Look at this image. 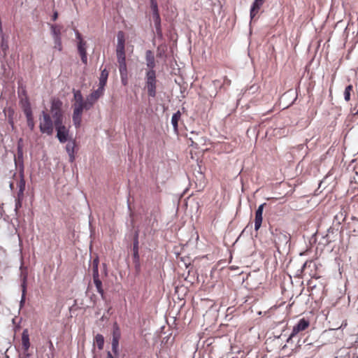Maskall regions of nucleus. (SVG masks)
Returning a JSON list of instances; mask_svg holds the SVG:
<instances>
[{
  "label": "nucleus",
  "instance_id": "obj_34",
  "mask_svg": "<svg viewBox=\"0 0 358 358\" xmlns=\"http://www.w3.org/2000/svg\"><path fill=\"white\" fill-rule=\"evenodd\" d=\"M25 189H18L16 199L19 200H23L24 199V192Z\"/></svg>",
  "mask_w": 358,
  "mask_h": 358
},
{
  "label": "nucleus",
  "instance_id": "obj_44",
  "mask_svg": "<svg viewBox=\"0 0 358 358\" xmlns=\"http://www.w3.org/2000/svg\"><path fill=\"white\" fill-rule=\"evenodd\" d=\"M10 187L11 189H13V183H10Z\"/></svg>",
  "mask_w": 358,
  "mask_h": 358
},
{
  "label": "nucleus",
  "instance_id": "obj_18",
  "mask_svg": "<svg viewBox=\"0 0 358 358\" xmlns=\"http://www.w3.org/2000/svg\"><path fill=\"white\" fill-rule=\"evenodd\" d=\"M108 77V71L106 70V69L101 70L100 78H99V87L104 90V87L107 83Z\"/></svg>",
  "mask_w": 358,
  "mask_h": 358
},
{
  "label": "nucleus",
  "instance_id": "obj_30",
  "mask_svg": "<svg viewBox=\"0 0 358 358\" xmlns=\"http://www.w3.org/2000/svg\"><path fill=\"white\" fill-rule=\"evenodd\" d=\"M55 45L54 48L61 51L62 50V40L60 37L54 38Z\"/></svg>",
  "mask_w": 358,
  "mask_h": 358
},
{
  "label": "nucleus",
  "instance_id": "obj_43",
  "mask_svg": "<svg viewBox=\"0 0 358 358\" xmlns=\"http://www.w3.org/2000/svg\"><path fill=\"white\" fill-rule=\"evenodd\" d=\"M307 264H308V262H306L304 263V264H303V267H302V268H304L306 266Z\"/></svg>",
  "mask_w": 358,
  "mask_h": 358
},
{
  "label": "nucleus",
  "instance_id": "obj_9",
  "mask_svg": "<svg viewBox=\"0 0 358 358\" xmlns=\"http://www.w3.org/2000/svg\"><path fill=\"white\" fill-rule=\"evenodd\" d=\"M121 337L120 329L115 322L113 325V340H112V350L113 352L117 355L118 347H119V341Z\"/></svg>",
  "mask_w": 358,
  "mask_h": 358
},
{
  "label": "nucleus",
  "instance_id": "obj_14",
  "mask_svg": "<svg viewBox=\"0 0 358 358\" xmlns=\"http://www.w3.org/2000/svg\"><path fill=\"white\" fill-rule=\"evenodd\" d=\"M22 347L24 352H27L30 348L29 335L27 329H24L22 334Z\"/></svg>",
  "mask_w": 358,
  "mask_h": 358
},
{
  "label": "nucleus",
  "instance_id": "obj_42",
  "mask_svg": "<svg viewBox=\"0 0 358 358\" xmlns=\"http://www.w3.org/2000/svg\"><path fill=\"white\" fill-rule=\"evenodd\" d=\"M106 358H114L110 352H108Z\"/></svg>",
  "mask_w": 358,
  "mask_h": 358
},
{
  "label": "nucleus",
  "instance_id": "obj_21",
  "mask_svg": "<svg viewBox=\"0 0 358 358\" xmlns=\"http://www.w3.org/2000/svg\"><path fill=\"white\" fill-rule=\"evenodd\" d=\"M181 117V113L178 110L176 113H175L171 118V124L173 125V129L176 132L178 130V121L180 120Z\"/></svg>",
  "mask_w": 358,
  "mask_h": 358
},
{
  "label": "nucleus",
  "instance_id": "obj_12",
  "mask_svg": "<svg viewBox=\"0 0 358 358\" xmlns=\"http://www.w3.org/2000/svg\"><path fill=\"white\" fill-rule=\"evenodd\" d=\"M266 203H264L259 206L258 208L255 212V231H258L262 226V220H263V211L264 208L266 206Z\"/></svg>",
  "mask_w": 358,
  "mask_h": 358
},
{
  "label": "nucleus",
  "instance_id": "obj_4",
  "mask_svg": "<svg viewBox=\"0 0 358 358\" xmlns=\"http://www.w3.org/2000/svg\"><path fill=\"white\" fill-rule=\"evenodd\" d=\"M117 59L119 66V71L122 83L126 84L127 78V68L126 64V57L124 50H116Z\"/></svg>",
  "mask_w": 358,
  "mask_h": 358
},
{
  "label": "nucleus",
  "instance_id": "obj_33",
  "mask_svg": "<svg viewBox=\"0 0 358 358\" xmlns=\"http://www.w3.org/2000/svg\"><path fill=\"white\" fill-rule=\"evenodd\" d=\"M92 275H93V279L99 278V268H96V266L92 267Z\"/></svg>",
  "mask_w": 358,
  "mask_h": 358
},
{
  "label": "nucleus",
  "instance_id": "obj_24",
  "mask_svg": "<svg viewBox=\"0 0 358 358\" xmlns=\"http://www.w3.org/2000/svg\"><path fill=\"white\" fill-rule=\"evenodd\" d=\"M353 92V86L352 85H348L344 91V99L348 102L351 99V94Z\"/></svg>",
  "mask_w": 358,
  "mask_h": 358
},
{
  "label": "nucleus",
  "instance_id": "obj_38",
  "mask_svg": "<svg viewBox=\"0 0 358 358\" xmlns=\"http://www.w3.org/2000/svg\"><path fill=\"white\" fill-rule=\"evenodd\" d=\"M99 259H98V258H95V259L93 260V262H92V267H93V266H96V268H98V266H99Z\"/></svg>",
  "mask_w": 358,
  "mask_h": 358
},
{
  "label": "nucleus",
  "instance_id": "obj_27",
  "mask_svg": "<svg viewBox=\"0 0 358 358\" xmlns=\"http://www.w3.org/2000/svg\"><path fill=\"white\" fill-rule=\"evenodd\" d=\"M93 281L96 286L97 292L101 295L102 298H103L104 291L102 287V282L99 278L93 279Z\"/></svg>",
  "mask_w": 358,
  "mask_h": 358
},
{
  "label": "nucleus",
  "instance_id": "obj_8",
  "mask_svg": "<svg viewBox=\"0 0 358 358\" xmlns=\"http://www.w3.org/2000/svg\"><path fill=\"white\" fill-rule=\"evenodd\" d=\"M310 327V321L304 317L300 319L298 322L293 327L290 338L295 337L301 332L306 331Z\"/></svg>",
  "mask_w": 358,
  "mask_h": 358
},
{
  "label": "nucleus",
  "instance_id": "obj_13",
  "mask_svg": "<svg viewBox=\"0 0 358 358\" xmlns=\"http://www.w3.org/2000/svg\"><path fill=\"white\" fill-rule=\"evenodd\" d=\"M266 0H255L250 9V17L254 19Z\"/></svg>",
  "mask_w": 358,
  "mask_h": 358
},
{
  "label": "nucleus",
  "instance_id": "obj_22",
  "mask_svg": "<svg viewBox=\"0 0 358 358\" xmlns=\"http://www.w3.org/2000/svg\"><path fill=\"white\" fill-rule=\"evenodd\" d=\"M20 180L17 182V186L19 189H25V180L24 176V166L22 164L21 168L20 170Z\"/></svg>",
  "mask_w": 358,
  "mask_h": 358
},
{
  "label": "nucleus",
  "instance_id": "obj_1",
  "mask_svg": "<svg viewBox=\"0 0 358 358\" xmlns=\"http://www.w3.org/2000/svg\"><path fill=\"white\" fill-rule=\"evenodd\" d=\"M74 103L72 105L73 109V122L76 128L81 125L82 115L84 110H87V99H83V95L80 91L74 93Z\"/></svg>",
  "mask_w": 358,
  "mask_h": 358
},
{
  "label": "nucleus",
  "instance_id": "obj_37",
  "mask_svg": "<svg viewBox=\"0 0 358 358\" xmlns=\"http://www.w3.org/2000/svg\"><path fill=\"white\" fill-rule=\"evenodd\" d=\"M48 343V347H49L50 350L53 352L55 350V347H54L53 343L52 342L51 340H49Z\"/></svg>",
  "mask_w": 358,
  "mask_h": 358
},
{
  "label": "nucleus",
  "instance_id": "obj_16",
  "mask_svg": "<svg viewBox=\"0 0 358 358\" xmlns=\"http://www.w3.org/2000/svg\"><path fill=\"white\" fill-rule=\"evenodd\" d=\"M146 65L149 69H153L155 67V59L154 54L151 50H147L145 52Z\"/></svg>",
  "mask_w": 358,
  "mask_h": 358
},
{
  "label": "nucleus",
  "instance_id": "obj_45",
  "mask_svg": "<svg viewBox=\"0 0 358 358\" xmlns=\"http://www.w3.org/2000/svg\"><path fill=\"white\" fill-rule=\"evenodd\" d=\"M232 358H238V357H232Z\"/></svg>",
  "mask_w": 358,
  "mask_h": 358
},
{
  "label": "nucleus",
  "instance_id": "obj_41",
  "mask_svg": "<svg viewBox=\"0 0 358 358\" xmlns=\"http://www.w3.org/2000/svg\"><path fill=\"white\" fill-rule=\"evenodd\" d=\"M8 122H9V124L12 126V127H13V126H14V122H13V117H9V118H8Z\"/></svg>",
  "mask_w": 358,
  "mask_h": 358
},
{
  "label": "nucleus",
  "instance_id": "obj_28",
  "mask_svg": "<svg viewBox=\"0 0 358 358\" xmlns=\"http://www.w3.org/2000/svg\"><path fill=\"white\" fill-rule=\"evenodd\" d=\"M133 256L134 259L136 260H138L139 255H138V241L136 239L134 242L133 246Z\"/></svg>",
  "mask_w": 358,
  "mask_h": 358
},
{
  "label": "nucleus",
  "instance_id": "obj_3",
  "mask_svg": "<svg viewBox=\"0 0 358 358\" xmlns=\"http://www.w3.org/2000/svg\"><path fill=\"white\" fill-rule=\"evenodd\" d=\"M145 87L149 96L155 97L156 96L157 78L154 69H149L146 72Z\"/></svg>",
  "mask_w": 358,
  "mask_h": 358
},
{
  "label": "nucleus",
  "instance_id": "obj_15",
  "mask_svg": "<svg viewBox=\"0 0 358 358\" xmlns=\"http://www.w3.org/2000/svg\"><path fill=\"white\" fill-rule=\"evenodd\" d=\"M76 145V141L73 140V141H70L66 144V150L69 156V161L71 162H73L75 159L74 154H75Z\"/></svg>",
  "mask_w": 358,
  "mask_h": 358
},
{
  "label": "nucleus",
  "instance_id": "obj_6",
  "mask_svg": "<svg viewBox=\"0 0 358 358\" xmlns=\"http://www.w3.org/2000/svg\"><path fill=\"white\" fill-rule=\"evenodd\" d=\"M275 247L278 249L282 245H287L290 241V235L285 232L275 229L272 233Z\"/></svg>",
  "mask_w": 358,
  "mask_h": 358
},
{
  "label": "nucleus",
  "instance_id": "obj_7",
  "mask_svg": "<svg viewBox=\"0 0 358 358\" xmlns=\"http://www.w3.org/2000/svg\"><path fill=\"white\" fill-rule=\"evenodd\" d=\"M62 103L59 99H53L51 102L50 112L52 118L55 120H64L63 113L62 111Z\"/></svg>",
  "mask_w": 358,
  "mask_h": 358
},
{
  "label": "nucleus",
  "instance_id": "obj_23",
  "mask_svg": "<svg viewBox=\"0 0 358 358\" xmlns=\"http://www.w3.org/2000/svg\"><path fill=\"white\" fill-rule=\"evenodd\" d=\"M25 116L27 118V126L29 127V128L30 129L31 131H33L35 127L33 113H29V114H25Z\"/></svg>",
  "mask_w": 358,
  "mask_h": 358
},
{
  "label": "nucleus",
  "instance_id": "obj_39",
  "mask_svg": "<svg viewBox=\"0 0 358 358\" xmlns=\"http://www.w3.org/2000/svg\"><path fill=\"white\" fill-rule=\"evenodd\" d=\"M8 118L13 117V115L14 113L13 110L10 108V109H8Z\"/></svg>",
  "mask_w": 358,
  "mask_h": 358
},
{
  "label": "nucleus",
  "instance_id": "obj_19",
  "mask_svg": "<svg viewBox=\"0 0 358 358\" xmlns=\"http://www.w3.org/2000/svg\"><path fill=\"white\" fill-rule=\"evenodd\" d=\"M76 38L79 40L78 45L79 54L86 52V42L83 40L81 35L78 31H76Z\"/></svg>",
  "mask_w": 358,
  "mask_h": 358
},
{
  "label": "nucleus",
  "instance_id": "obj_26",
  "mask_svg": "<svg viewBox=\"0 0 358 358\" xmlns=\"http://www.w3.org/2000/svg\"><path fill=\"white\" fill-rule=\"evenodd\" d=\"M94 342L99 350H102L104 345V338L101 334H96L94 337Z\"/></svg>",
  "mask_w": 358,
  "mask_h": 358
},
{
  "label": "nucleus",
  "instance_id": "obj_36",
  "mask_svg": "<svg viewBox=\"0 0 358 358\" xmlns=\"http://www.w3.org/2000/svg\"><path fill=\"white\" fill-rule=\"evenodd\" d=\"M80 57H81V60L82 62L86 64L87 62V52H83L82 54H80Z\"/></svg>",
  "mask_w": 358,
  "mask_h": 358
},
{
  "label": "nucleus",
  "instance_id": "obj_2",
  "mask_svg": "<svg viewBox=\"0 0 358 358\" xmlns=\"http://www.w3.org/2000/svg\"><path fill=\"white\" fill-rule=\"evenodd\" d=\"M39 120V129L41 132L49 136L52 135L55 125L54 120H52L50 114L44 110L42 111Z\"/></svg>",
  "mask_w": 358,
  "mask_h": 358
},
{
  "label": "nucleus",
  "instance_id": "obj_25",
  "mask_svg": "<svg viewBox=\"0 0 358 358\" xmlns=\"http://www.w3.org/2000/svg\"><path fill=\"white\" fill-rule=\"evenodd\" d=\"M61 30L62 27L57 24H52L51 25V31L53 36V38L60 37L61 36Z\"/></svg>",
  "mask_w": 358,
  "mask_h": 358
},
{
  "label": "nucleus",
  "instance_id": "obj_32",
  "mask_svg": "<svg viewBox=\"0 0 358 358\" xmlns=\"http://www.w3.org/2000/svg\"><path fill=\"white\" fill-rule=\"evenodd\" d=\"M26 287H27V276L24 275L23 277L22 283V295L24 296L26 292Z\"/></svg>",
  "mask_w": 358,
  "mask_h": 358
},
{
  "label": "nucleus",
  "instance_id": "obj_29",
  "mask_svg": "<svg viewBox=\"0 0 358 358\" xmlns=\"http://www.w3.org/2000/svg\"><path fill=\"white\" fill-rule=\"evenodd\" d=\"M22 140L20 138L17 143V161L22 159L23 151H22V145L21 144Z\"/></svg>",
  "mask_w": 358,
  "mask_h": 358
},
{
  "label": "nucleus",
  "instance_id": "obj_31",
  "mask_svg": "<svg viewBox=\"0 0 358 358\" xmlns=\"http://www.w3.org/2000/svg\"><path fill=\"white\" fill-rule=\"evenodd\" d=\"M22 201L23 200H19L17 199H15V210L16 211V213L18 211V210L20 208H22Z\"/></svg>",
  "mask_w": 358,
  "mask_h": 358
},
{
  "label": "nucleus",
  "instance_id": "obj_10",
  "mask_svg": "<svg viewBox=\"0 0 358 358\" xmlns=\"http://www.w3.org/2000/svg\"><path fill=\"white\" fill-rule=\"evenodd\" d=\"M103 90H104L99 87L87 97V110H90L95 102L103 95Z\"/></svg>",
  "mask_w": 358,
  "mask_h": 358
},
{
  "label": "nucleus",
  "instance_id": "obj_11",
  "mask_svg": "<svg viewBox=\"0 0 358 358\" xmlns=\"http://www.w3.org/2000/svg\"><path fill=\"white\" fill-rule=\"evenodd\" d=\"M150 7L153 12V17L155 20V24L156 27L157 31L159 33L161 31L160 30V17L158 10V6L156 0H150Z\"/></svg>",
  "mask_w": 358,
  "mask_h": 358
},
{
  "label": "nucleus",
  "instance_id": "obj_5",
  "mask_svg": "<svg viewBox=\"0 0 358 358\" xmlns=\"http://www.w3.org/2000/svg\"><path fill=\"white\" fill-rule=\"evenodd\" d=\"M54 125L57 130V137L60 143H65L68 140L69 129L63 124V120L54 121Z\"/></svg>",
  "mask_w": 358,
  "mask_h": 358
},
{
  "label": "nucleus",
  "instance_id": "obj_35",
  "mask_svg": "<svg viewBox=\"0 0 358 358\" xmlns=\"http://www.w3.org/2000/svg\"><path fill=\"white\" fill-rule=\"evenodd\" d=\"M8 45L7 42H5L4 40L3 39L2 43H1V49L4 52V54H6V52L8 50Z\"/></svg>",
  "mask_w": 358,
  "mask_h": 358
},
{
  "label": "nucleus",
  "instance_id": "obj_40",
  "mask_svg": "<svg viewBox=\"0 0 358 358\" xmlns=\"http://www.w3.org/2000/svg\"><path fill=\"white\" fill-rule=\"evenodd\" d=\"M58 17V13L57 12H55L52 17V19L53 21H55Z\"/></svg>",
  "mask_w": 358,
  "mask_h": 358
},
{
  "label": "nucleus",
  "instance_id": "obj_20",
  "mask_svg": "<svg viewBox=\"0 0 358 358\" xmlns=\"http://www.w3.org/2000/svg\"><path fill=\"white\" fill-rule=\"evenodd\" d=\"M125 38L123 31H119L117 33V44L116 50H124Z\"/></svg>",
  "mask_w": 358,
  "mask_h": 358
},
{
  "label": "nucleus",
  "instance_id": "obj_17",
  "mask_svg": "<svg viewBox=\"0 0 358 358\" xmlns=\"http://www.w3.org/2000/svg\"><path fill=\"white\" fill-rule=\"evenodd\" d=\"M20 104L24 115L32 113L31 104L27 96L21 99Z\"/></svg>",
  "mask_w": 358,
  "mask_h": 358
}]
</instances>
